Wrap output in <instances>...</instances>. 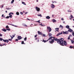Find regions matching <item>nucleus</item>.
<instances>
[{
  "mask_svg": "<svg viewBox=\"0 0 74 74\" xmlns=\"http://www.w3.org/2000/svg\"><path fill=\"white\" fill-rule=\"evenodd\" d=\"M38 34H39V35H42H42H43L42 33V32H40V31H39L38 32Z\"/></svg>",
  "mask_w": 74,
  "mask_h": 74,
  "instance_id": "obj_7",
  "label": "nucleus"
},
{
  "mask_svg": "<svg viewBox=\"0 0 74 74\" xmlns=\"http://www.w3.org/2000/svg\"><path fill=\"white\" fill-rule=\"evenodd\" d=\"M1 8H2L4 7V5H2L1 6Z\"/></svg>",
  "mask_w": 74,
  "mask_h": 74,
  "instance_id": "obj_37",
  "label": "nucleus"
},
{
  "mask_svg": "<svg viewBox=\"0 0 74 74\" xmlns=\"http://www.w3.org/2000/svg\"><path fill=\"white\" fill-rule=\"evenodd\" d=\"M12 38L11 39H9L8 40H9V41H12Z\"/></svg>",
  "mask_w": 74,
  "mask_h": 74,
  "instance_id": "obj_39",
  "label": "nucleus"
},
{
  "mask_svg": "<svg viewBox=\"0 0 74 74\" xmlns=\"http://www.w3.org/2000/svg\"><path fill=\"white\" fill-rule=\"evenodd\" d=\"M24 41H26V40H27V37L25 38L24 39Z\"/></svg>",
  "mask_w": 74,
  "mask_h": 74,
  "instance_id": "obj_29",
  "label": "nucleus"
},
{
  "mask_svg": "<svg viewBox=\"0 0 74 74\" xmlns=\"http://www.w3.org/2000/svg\"><path fill=\"white\" fill-rule=\"evenodd\" d=\"M9 25H11L12 26H14V27H17V26H16V25H12L11 24H10Z\"/></svg>",
  "mask_w": 74,
  "mask_h": 74,
  "instance_id": "obj_23",
  "label": "nucleus"
},
{
  "mask_svg": "<svg viewBox=\"0 0 74 74\" xmlns=\"http://www.w3.org/2000/svg\"><path fill=\"white\" fill-rule=\"evenodd\" d=\"M14 0H12L11 2V3H14Z\"/></svg>",
  "mask_w": 74,
  "mask_h": 74,
  "instance_id": "obj_32",
  "label": "nucleus"
},
{
  "mask_svg": "<svg viewBox=\"0 0 74 74\" xmlns=\"http://www.w3.org/2000/svg\"><path fill=\"white\" fill-rule=\"evenodd\" d=\"M2 17H4V14H2Z\"/></svg>",
  "mask_w": 74,
  "mask_h": 74,
  "instance_id": "obj_52",
  "label": "nucleus"
},
{
  "mask_svg": "<svg viewBox=\"0 0 74 74\" xmlns=\"http://www.w3.org/2000/svg\"><path fill=\"white\" fill-rule=\"evenodd\" d=\"M24 44V41H22L21 42V44Z\"/></svg>",
  "mask_w": 74,
  "mask_h": 74,
  "instance_id": "obj_36",
  "label": "nucleus"
},
{
  "mask_svg": "<svg viewBox=\"0 0 74 74\" xmlns=\"http://www.w3.org/2000/svg\"><path fill=\"white\" fill-rule=\"evenodd\" d=\"M69 48H70V49H72V48H73V49H74V46H70L69 47Z\"/></svg>",
  "mask_w": 74,
  "mask_h": 74,
  "instance_id": "obj_14",
  "label": "nucleus"
},
{
  "mask_svg": "<svg viewBox=\"0 0 74 74\" xmlns=\"http://www.w3.org/2000/svg\"><path fill=\"white\" fill-rule=\"evenodd\" d=\"M70 29L68 30V31L69 32H73V30L72 29H70Z\"/></svg>",
  "mask_w": 74,
  "mask_h": 74,
  "instance_id": "obj_11",
  "label": "nucleus"
},
{
  "mask_svg": "<svg viewBox=\"0 0 74 74\" xmlns=\"http://www.w3.org/2000/svg\"><path fill=\"white\" fill-rule=\"evenodd\" d=\"M72 35L73 36H74V32H73Z\"/></svg>",
  "mask_w": 74,
  "mask_h": 74,
  "instance_id": "obj_43",
  "label": "nucleus"
},
{
  "mask_svg": "<svg viewBox=\"0 0 74 74\" xmlns=\"http://www.w3.org/2000/svg\"><path fill=\"white\" fill-rule=\"evenodd\" d=\"M51 7L52 8H55V5L53 4H52L51 5Z\"/></svg>",
  "mask_w": 74,
  "mask_h": 74,
  "instance_id": "obj_10",
  "label": "nucleus"
},
{
  "mask_svg": "<svg viewBox=\"0 0 74 74\" xmlns=\"http://www.w3.org/2000/svg\"><path fill=\"white\" fill-rule=\"evenodd\" d=\"M15 40L16 41H18V39H16Z\"/></svg>",
  "mask_w": 74,
  "mask_h": 74,
  "instance_id": "obj_49",
  "label": "nucleus"
},
{
  "mask_svg": "<svg viewBox=\"0 0 74 74\" xmlns=\"http://www.w3.org/2000/svg\"><path fill=\"white\" fill-rule=\"evenodd\" d=\"M9 27L8 26V25H7L6 26V29H9Z\"/></svg>",
  "mask_w": 74,
  "mask_h": 74,
  "instance_id": "obj_24",
  "label": "nucleus"
},
{
  "mask_svg": "<svg viewBox=\"0 0 74 74\" xmlns=\"http://www.w3.org/2000/svg\"><path fill=\"white\" fill-rule=\"evenodd\" d=\"M52 36V34L51 33H49V37H51Z\"/></svg>",
  "mask_w": 74,
  "mask_h": 74,
  "instance_id": "obj_22",
  "label": "nucleus"
},
{
  "mask_svg": "<svg viewBox=\"0 0 74 74\" xmlns=\"http://www.w3.org/2000/svg\"><path fill=\"white\" fill-rule=\"evenodd\" d=\"M52 2L53 3H53H56V2L55 1H52Z\"/></svg>",
  "mask_w": 74,
  "mask_h": 74,
  "instance_id": "obj_35",
  "label": "nucleus"
},
{
  "mask_svg": "<svg viewBox=\"0 0 74 74\" xmlns=\"http://www.w3.org/2000/svg\"><path fill=\"white\" fill-rule=\"evenodd\" d=\"M70 36L68 37V40H70Z\"/></svg>",
  "mask_w": 74,
  "mask_h": 74,
  "instance_id": "obj_48",
  "label": "nucleus"
},
{
  "mask_svg": "<svg viewBox=\"0 0 74 74\" xmlns=\"http://www.w3.org/2000/svg\"><path fill=\"white\" fill-rule=\"evenodd\" d=\"M2 36H3V35L1 34H0V37H2Z\"/></svg>",
  "mask_w": 74,
  "mask_h": 74,
  "instance_id": "obj_41",
  "label": "nucleus"
},
{
  "mask_svg": "<svg viewBox=\"0 0 74 74\" xmlns=\"http://www.w3.org/2000/svg\"><path fill=\"white\" fill-rule=\"evenodd\" d=\"M62 32L63 34H68L69 33V32L67 31H66L65 32L63 31Z\"/></svg>",
  "mask_w": 74,
  "mask_h": 74,
  "instance_id": "obj_5",
  "label": "nucleus"
},
{
  "mask_svg": "<svg viewBox=\"0 0 74 74\" xmlns=\"http://www.w3.org/2000/svg\"><path fill=\"white\" fill-rule=\"evenodd\" d=\"M5 44L4 43V44L3 45H5Z\"/></svg>",
  "mask_w": 74,
  "mask_h": 74,
  "instance_id": "obj_59",
  "label": "nucleus"
},
{
  "mask_svg": "<svg viewBox=\"0 0 74 74\" xmlns=\"http://www.w3.org/2000/svg\"><path fill=\"white\" fill-rule=\"evenodd\" d=\"M46 18V19H49L51 18V17L49 16H47Z\"/></svg>",
  "mask_w": 74,
  "mask_h": 74,
  "instance_id": "obj_13",
  "label": "nucleus"
},
{
  "mask_svg": "<svg viewBox=\"0 0 74 74\" xmlns=\"http://www.w3.org/2000/svg\"><path fill=\"white\" fill-rule=\"evenodd\" d=\"M22 38L21 36H18L17 37L18 40H21Z\"/></svg>",
  "mask_w": 74,
  "mask_h": 74,
  "instance_id": "obj_8",
  "label": "nucleus"
},
{
  "mask_svg": "<svg viewBox=\"0 0 74 74\" xmlns=\"http://www.w3.org/2000/svg\"><path fill=\"white\" fill-rule=\"evenodd\" d=\"M37 35H36L34 37L36 38V37H37Z\"/></svg>",
  "mask_w": 74,
  "mask_h": 74,
  "instance_id": "obj_45",
  "label": "nucleus"
},
{
  "mask_svg": "<svg viewBox=\"0 0 74 74\" xmlns=\"http://www.w3.org/2000/svg\"><path fill=\"white\" fill-rule=\"evenodd\" d=\"M36 22H38V23H40V20H39L38 21H36Z\"/></svg>",
  "mask_w": 74,
  "mask_h": 74,
  "instance_id": "obj_33",
  "label": "nucleus"
},
{
  "mask_svg": "<svg viewBox=\"0 0 74 74\" xmlns=\"http://www.w3.org/2000/svg\"><path fill=\"white\" fill-rule=\"evenodd\" d=\"M16 14L17 15H19V12H17L16 13Z\"/></svg>",
  "mask_w": 74,
  "mask_h": 74,
  "instance_id": "obj_27",
  "label": "nucleus"
},
{
  "mask_svg": "<svg viewBox=\"0 0 74 74\" xmlns=\"http://www.w3.org/2000/svg\"><path fill=\"white\" fill-rule=\"evenodd\" d=\"M2 30L3 31V32H5L7 31V30L5 28L3 29Z\"/></svg>",
  "mask_w": 74,
  "mask_h": 74,
  "instance_id": "obj_16",
  "label": "nucleus"
},
{
  "mask_svg": "<svg viewBox=\"0 0 74 74\" xmlns=\"http://www.w3.org/2000/svg\"><path fill=\"white\" fill-rule=\"evenodd\" d=\"M0 46H1V47H2V46H3V45L1 44L0 45Z\"/></svg>",
  "mask_w": 74,
  "mask_h": 74,
  "instance_id": "obj_51",
  "label": "nucleus"
},
{
  "mask_svg": "<svg viewBox=\"0 0 74 74\" xmlns=\"http://www.w3.org/2000/svg\"><path fill=\"white\" fill-rule=\"evenodd\" d=\"M42 36H43V37H46V36H45V34H44L43 35H42Z\"/></svg>",
  "mask_w": 74,
  "mask_h": 74,
  "instance_id": "obj_44",
  "label": "nucleus"
},
{
  "mask_svg": "<svg viewBox=\"0 0 74 74\" xmlns=\"http://www.w3.org/2000/svg\"><path fill=\"white\" fill-rule=\"evenodd\" d=\"M36 2H38V0H36Z\"/></svg>",
  "mask_w": 74,
  "mask_h": 74,
  "instance_id": "obj_58",
  "label": "nucleus"
},
{
  "mask_svg": "<svg viewBox=\"0 0 74 74\" xmlns=\"http://www.w3.org/2000/svg\"><path fill=\"white\" fill-rule=\"evenodd\" d=\"M20 14L21 15H23V12H20Z\"/></svg>",
  "mask_w": 74,
  "mask_h": 74,
  "instance_id": "obj_46",
  "label": "nucleus"
},
{
  "mask_svg": "<svg viewBox=\"0 0 74 74\" xmlns=\"http://www.w3.org/2000/svg\"><path fill=\"white\" fill-rule=\"evenodd\" d=\"M27 20H29V21H30V19H29L28 18L27 19Z\"/></svg>",
  "mask_w": 74,
  "mask_h": 74,
  "instance_id": "obj_60",
  "label": "nucleus"
},
{
  "mask_svg": "<svg viewBox=\"0 0 74 74\" xmlns=\"http://www.w3.org/2000/svg\"><path fill=\"white\" fill-rule=\"evenodd\" d=\"M71 36H72V35H71V34H70V35H69V36L70 37H71Z\"/></svg>",
  "mask_w": 74,
  "mask_h": 74,
  "instance_id": "obj_47",
  "label": "nucleus"
},
{
  "mask_svg": "<svg viewBox=\"0 0 74 74\" xmlns=\"http://www.w3.org/2000/svg\"><path fill=\"white\" fill-rule=\"evenodd\" d=\"M60 28H61V29H62L63 28V27L62 25H60Z\"/></svg>",
  "mask_w": 74,
  "mask_h": 74,
  "instance_id": "obj_20",
  "label": "nucleus"
},
{
  "mask_svg": "<svg viewBox=\"0 0 74 74\" xmlns=\"http://www.w3.org/2000/svg\"><path fill=\"white\" fill-rule=\"evenodd\" d=\"M55 30H56V31H57V32L59 30V28H55Z\"/></svg>",
  "mask_w": 74,
  "mask_h": 74,
  "instance_id": "obj_25",
  "label": "nucleus"
},
{
  "mask_svg": "<svg viewBox=\"0 0 74 74\" xmlns=\"http://www.w3.org/2000/svg\"><path fill=\"white\" fill-rule=\"evenodd\" d=\"M36 9V10L37 11H40V9L39 8H38L37 7H36L35 8Z\"/></svg>",
  "mask_w": 74,
  "mask_h": 74,
  "instance_id": "obj_3",
  "label": "nucleus"
},
{
  "mask_svg": "<svg viewBox=\"0 0 74 74\" xmlns=\"http://www.w3.org/2000/svg\"><path fill=\"white\" fill-rule=\"evenodd\" d=\"M6 10H10V9H11V8H6Z\"/></svg>",
  "mask_w": 74,
  "mask_h": 74,
  "instance_id": "obj_40",
  "label": "nucleus"
},
{
  "mask_svg": "<svg viewBox=\"0 0 74 74\" xmlns=\"http://www.w3.org/2000/svg\"><path fill=\"white\" fill-rule=\"evenodd\" d=\"M3 41L4 42H8V41H9V40H8L3 39Z\"/></svg>",
  "mask_w": 74,
  "mask_h": 74,
  "instance_id": "obj_4",
  "label": "nucleus"
},
{
  "mask_svg": "<svg viewBox=\"0 0 74 74\" xmlns=\"http://www.w3.org/2000/svg\"><path fill=\"white\" fill-rule=\"evenodd\" d=\"M12 15H11V16H7L6 17H5V18H6V19H8L9 18H12Z\"/></svg>",
  "mask_w": 74,
  "mask_h": 74,
  "instance_id": "obj_6",
  "label": "nucleus"
},
{
  "mask_svg": "<svg viewBox=\"0 0 74 74\" xmlns=\"http://www.w3.org/2000/svg\"><path fill=\"white\" fill-rule=\"evenodd\" d=\"M27 12H26L25 14H27Z\"/></svg>",
  "mask_w": 74,
  "mask_h": 74,
  "instance_id": "obj_53",
  "label": "nucleus"
},
{
  "mask_svg": "<svg viewBox=\"0 0 74 74\" xmlns=\"http://www.w3.org/2000/svg\"><path fill=\"white\" fill-rule=\"evenodd\" d=\"M5 12L6 13H7V11H5Z\"/></svg>",
  "mask_w": 74,
  "mask_h": 74,
  "instance_id": "obj_55",
  "label": "nucleus"
},
{
  "mask_svg": "<svg viewBox=\"0 0 74 74\" xmlns=\"http://www.w3.org/2000/svg\"><path fill=\"white\" fill-rule=\"evenodd\" d=\"M42 41L44 42H47V41L44 40L43 39V41Z\"/></svg>",
  "mask_w": 74,
  "mask_h": 74,
  "instance_id": "obj_26",
  "label": "nucleus"
},
{
  "mask_svg": "<svg viewBox=\"0 0 74 74\" xmlns=\"http://www.w3.org/2000/svg\"><path fill=\"white\" fill-rule=\"evenodd\" d=\"M38 16H40V17H42L41 14H38Z\"/></svg>",
  "mask_w": 74,
  "mask_h": 74,
  "instance_id": "obj_28",
  "label": "nucleus"
},
{
  "mask_svg": "<svg viewBox=\"0 0 74 74\" xmlns=\"http://www.w3.org/2000/svg\"><path fill=\"white\" fill-rule=\"evenodd\" d=\"M71 16L72 18H73V15H71Z\"/></svg>",
  "mask_w": 74,
  "mask_h": 74,
  "instance_id": "obj_42",
  "label": "nucleus"
},
{
  "mask_svg": "<svg viewBox=\"0 0 74 74\" xmlns=\"http://www.w3.org/2000/svg\"><path fill=\"white\" fill-rule=\"evenodd\" d=\"M22 25L23 26H25V27H27V25H26L25 24L23 23L22 24Z\"/></svg>",
  "mask_w": 74,
  "mask_h": 74,
  "instance_id": "obj_15",
  "label": "nucleus"
},
{
  "mask_svg": "<svg viewBox=\"0 0 74 74\" xmlns=\"http://www.w3.org/2000/svg\"><path fill=\"white\" fill-rule=\"evenodd\" d=\"M53 39H52L51 40L49 41V42L50 44H53V43L55 42L54 40L55 41H57V43L58 44H60L62 46H64V45H67V43L66 41H63V39L61 38L60 39H57L56 38L53 37Z\"/></svg>",
  "mask_w": 74,
  "mask_h": 74,
  "instance_id": "obj_1",
  "label": "nucleus"
},
{
  "mask_svg": "<svg viewBox=\"0 0 74 74\" xmlns=\"http://www.w3.org/2000/svg\"><path fill=\"white\" fill-rule=\"evenodd\" d=\"M63 34V33L62 32H61V33H59L58 34H57L56 36H59V35H60V34Z\"/></svg>",
  "mask_w": 74,
  "mask_h": 74,
  "instance_id": "obj_9",
  "label": "nucleus"
},
{
  "mask_svg": "<svg viewBox=\"0 0 74 74\" xmlns=\"http://www.w3.org/2000/svg\"><path fill=\"white\" fill-rule=\"evenodd\" d=\"M47 29L48 30L49 32H51L52 31V29H51V28L50 27H47Z\"/></svg>",
  "mask_w": 74,
  "mask_h": 74,
  "instance_id": "obj_2",
  "label": "nucleus"
},
{
  "mask_svg": "<svg viewBox=\"0 0 74 74\" xmlns=\"http://www.w3.org/2000/svg\"><path fill=\"white\" fill-rule=\"evenodd\" d=\"M52 21L53 22H56V21L54 19H53L52 20Z\"/></svg>",
  "mask_w": 74,
  "mask_h": 74,
  "instance_id": "obj_21",
  "label": "nucleus"
},
{
  "mask_svg": "<svg viewBox=\"0 0 74 74\" xmlns=\"http://www.w3.org/2000/svg\"><path fill=\"white\" fill-rule=\"evenodd\" d=\"M6 30H8V31H10V28L7 29H6Z\"/></svg>",
  "mask_w": 74,
  "mask_h": 74,
  "instance_id": "obj_34",
  "label": "nucleus"
},
{
  "mask_svg": "<svg viewBox=\"0 0 74 74\" xmlns=\"http://www.w3.org/2000/svg\"><path fill=\"white\" fill-rule=\"evenodd\" d=\"M52 38H53V37L52 36H51V37L49 38L48 40H47V42L48 41V40H52Z\"/></svg>",
  "mask_w": 74,
  "mask_h": 74,
  "instance_id": "obj_12",
  "label": "nucleus"
},
{
  "mask_svg": "<svg viewBox=\"0 0 74 74\" xmlns=\"http://www.w3.org/2000/svg\"><path fill=\"white\" fill-rule=\"evenodd\" d=\"M22 4H24V5H26V3H25V2H22Z\"/></svg>",
  "mask_w": 74,
  "mask_h": 74,
  "instance_id": "obj_31",
  "label": "nucleus"
},
{
  "mask_svg": "<svg viewBox=\"0 0 74 74\" xmlns=\"http://www.w3.org/2000/svg\"><path fill=\"white\" fill-rule=\"evenodd\" d=\"M40 25L41 26H45V25H42V23H41L40 24Z\"/></svg>",
  "mask_w": 74,
  "mask_h": 74,
  "instance_id": "obj_30",
  "label": "nucleus"
},
{
  "mask_svg": "<svg viewBox=\"0 0 74 74\" xmlns=\"http://www.w3.org/2000/svg\"><path fill=\"white\" fill-rule=\"evenodd\" d=\"M15 35H13L12 36H12H10L12 38V39L13 38H14V37H15Z\"/></svg>",
  "mask_w": 74,
  "mask_h": 74,
  "instance_id": "obj_18",
  "label": "nucleus"
},
{
  "mask_svg": "<svg viewBox=\"0 0 74 74\" xmlns=\"http://www.w3.org/2000/svg\"><path fill=\"white\" fill-rule=\"evenodd\" d=\"M61 20H62V21H63L64 20L63 19V18H61Z\"/></svg>",
  "mask_w": 74,
  "mask_h": 74,
  "instance_id": "obj_50",
  "label": "nucleus"
},
{
  "mask_svg": "<svg viewBox=\"0 0 74 74\" xmlns=\"http://www.w3.org/2000/svg\"><path fill=\"white\" fill-rule=\"evenodd\" d=\"M35 40H37V38H35Z\"/></svg>",
  "mask_w": 74,
  "mask_h": 74,
  "instance_id": "obj_57",
  "label": "nucleus"
},
{
  "mask_svg": "<svg viewBox=\"0 0 74 74\" xmlns=\"http://www.w3.org/2000/svg\"><path fill=\"white\" fill-rule=\"evenodd\" d=\"M11 14H12V15H14V13H12V12H10V13L9 15H10V16H11V15H11Z\"/></svg>",
  "mask_w": 74,
  "mask_h": 74,
  "instance_id": "obj_17",
  "label": "nucleus"
},
{
  "mask_svg": "<svg viewBox=\"0 0 74 74\" xmlns=\"http://www.w3.org/2000/svg\"><path fill=\"white\" fill-rule=\"evenodd\" d=\"M0 41H2V40H3V38H0Z\"/></svg>",
  "mask_w": 74,
  "mask_h": 74,
  "instance_id": "obj_38",
  "label": "nucleus"
},
{
  "mask_svg": "<svg viewBox=\"0 0 74 74\" xmlns=\"http://www.w3.org/2000/svg\"><path fill=\"white\" fill-rule=\"evenodd\" d=\"M52 16L53 17V16H54V15H53V14L52 15Z\"/></svg>",
  "mask_w": 74,
  "mask_h": 74,
  "instance_id": "obj_56",
  "label": "nucleus"
},
{
  "mask_svg": "<svg viewBox=\"0 0 74 74\" xmlns=\"http://www.w3.org/2000/svg\"><path fill=\"white\" fill-rule=\"evenodd\" d=\"M63 23H65V21H63Z\"/></svg>",
  "mask_w": 74,
  "mask_h": 74,
  "instance_id": "obj_54",
  "label": "nucleus"
},
{
  "mask_svg": "<svg viewBox=\"0 0 74 74\" xmlns=\"http://www.w3.org/2000/svg\"><path fill=\"white\" fill-rule=\"evenodd\" d=\"M66 28H67V29H70V28H69V27H70V26L69 25L66 26Z\"/></svg>",
  "mask_w": 74,
  "mask_h": 74,
  "instance_id": "obj_19",
  "label": "nucleus"
}]
</instances>
